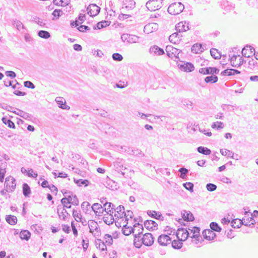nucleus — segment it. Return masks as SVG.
Returning a JSON list of instances; mask_svg holds the SVG:
<instances>
[{
	"mask_svg": "<svg viewBox=\"0 0 258 258\" xmlns=\"http://www.w3.org/2000/svg\"><path fill=\"white\" fill-rule=\"evenodd\" d=\"M184 9V5L180 2L171 4L168 8V12L171 15H176L181 13Z\"/></svg>",
	"mask_w": 258,
	"mask_h": 258,
	"instance_id": "f257e3e1",
	"label": "nucleus"
},
{
	"mask_svg": "<svg viewBox=\"0 0 258 258\" xmlns=\"http://www.w3.org/2000/svg\"><path fill=\"white\" fill-rule=\"evenodd\" d=\"M147 8L150 11H155L162 7V0H149L146 4Z\"/></svg>",
	"mask_w": 258,
	"mask_h": 258,
	"instance_id": "f03ea898",
	"label": "nucleus"
},
{
	"mask_svg": "<svg viewBox=\"0 0 258 258\" xmlns=\"http://www.w3.org/2000/svg\"><path fill=\"white\" fill-rule=\"evenodd\" d=\"M90 232L94 236H99L100 234V231L98 223L94 220H89L88 222Z\"/></svg>",
	"mask_w": 258,
	"mask_h": 258,
	"instance_id": "7ed1b4c3",
	"label": "nucleus"
},
{
	"mask_svg": "<svg viewBox=\"0 0 258 258\" xmlns=\"http://www.w3.org/2000/svg\"><path fill=\"white\" fill-rule=\"evenodd\" d=\"M121 39L124 42H126L128 43H135L139 42L140 37L135 35L124 33L121 35Z\"/></svg>",
	"mask_w": 258,
	"mask_h": 258,
	"instance_id": "20e7f679",
	"label": "nucleus"
},
{
	"mask_svg": "<svg viewBox=\"0 0 258 258\" xmlns=\"http://www.w3.org/2000/svg\"><path fill=\"white\" fill-rule=\"evenodd\" d=\"M5 184L7 187V191H12L16 186V180L12 176L7 177Z\"/></svg>",
	"mask_w": 258,
	"mask_h": 258,
	"instance_id": "39448f33",
	"label": "nucleus"
},
{
	"mask_svg": "<svg viewBox=\"0 0 258 258\" xmlns=\"http://www.w3.org/2000/svg\"><path fill=\"white\" fill-rule=\"evenodd\" d=\"M245 61L240 55H233L230 58L231 64L234 67H239Z\"/></svg>",
	"mask_w": 258,
	"mask_h": 258,
	"instance_id": "423d86ee",
	"label": "nucleus"
},
{
	"mask_svg": "<svg viewBox=\"0 0 258 258\" xmlns=\"http://www.w3.org/2000/svg\"><path fill=\"white\" fill-rule=\"evenodd\" d=\"M176 236L178 238L181 237V240L185 241L188 237L190 236V233L186 229L181 228L177 230Z\"/></svg>",
	"mask_w": 258,
	"mask_h": 258,
	"instance_id": "0eeeda50",
	"label": "nucleus"
},
{
	"mask_svg": "<svg viewBox=\"0 0 258 258\" xmlns=\"http://www.w3.org/2000/svg\"><path fill=\"white\" fill-rule=\"evenodd\" d=\"M142 243L146 246H151L154 243V238L151 233H147L143 235L141 238Z\"/></svg>",
	"mask_w": 258,
	"mask_h": 258,
	"instance_id": "6e6552de",
	"label": "nucleus"
},
{
	"mask_svg": "<svg viewBox=\"0 0 258 258\" xmlns=\"http://www.w3.org/2000/svg\"><path fill=\"white\" fill-rule=\"evenodd\" d=\"M88 14L92 17L98 15L100 11V8L96 4H90L87 8Z\"/></svg>",
	"mask_w": 258,
	"mask_h": 258,
	"instance_id": "1a4fd4ad",
	"label": "nucleus"
},
{
	"mask_svg": "<svg viewBox=\"0 0 258 258\" xmlns=\"http://www.w3.org/2000/svg\"><path fill=\"white\" fill-rule=\"evenodd\" d=\"M241 53L245 57H250L255 54V49L251 46L246 45L242 49Z\"/></svg>",
	"mask_w": 258,
	"mask_h": 258,
	"instance_id": "9d476101",
	"label": "nucleus"
},
{
	"mask_svg": "<svg viewBox=\"0 0 258 258\" xmlns=\"http://www.w3.org/2000/svg\"><path fill=\"white\" fill-rule=\"evenodd\" d=\"M199 72L204 75L211 74L214 75V74H218L219 72V70L216 68H204L200 69Z\"/></svg>",
	"mask_w": 258,
	"mask_h": 258,
	"instance_id": "9b49d317",
	"label": "nucleus"
},
{
	"mask_svg": "<svg viewBox=\"0 0 258 258\" xmlns=\"http://www.w3.org/2000/svg\"><path fill=\"white\" fill-rule=\"evenodd\" d=\"M63 195L67 197L68 204H72L74 205H78L79 200L76 195L69 191L68 193L65 192L63 193Z\"/></svg>",
	"mask_w": 258,
	"mask_h": 258,
	"instance_id": "f8f14e48",
	"label": "nucleus"
},
{
	"mask_svg": "<svg viewBox=\"0 0 258 258\" xmlns=\"http://www.w3.org/2000/svg\"><path fill=\"white\" fill-rule=\"evenodd\" d=\"M149 53L154 56L161 55L164 54V51L162 48H160L157 45H154L150 47Z\"/></svg>",
	"mask_w": 258,
	"mask_h": 258,
	"instance_id": "ddd939ff",
	"label": "nucleus"
},
{
	"mask_svg": "<svg viewBox=\"0 0 258 258\" xmlns=\"http://www.w3.org/2000/svg\"><path fill=\"white\" fill-rule=\"evenodd\" d=\"M158 24L155 23H149L144 28V32L147 34L151 33L158 29Z\"/></svg>",
	"mask_w": 258,
	"mask_h": 258,
	"instance_id": "4468645a",
	"label": "nucleus"
},
{
	"mask_svg": "<svg viewBox=\"0 0 258 258\" xmlns=\"http://www.w3.org/2000/svg\"><path fill=\"white\" fill-rule=\"evenodd\" d=\"M166 51L167 52V55L170 57H172V55H174L175 56L176 55H178L181 51L171 45H167L166 47Z\"/></svg>",
	"mask_w": 258,
	"mask_h": 258,
	"instance_id": "2eb2a0df",
	"label": "nucleus"
},
{
	"mask_svg": "<svg viewBox=\"0 0 258 258\" xmlns=\"http://www.w3.org/2000/svg\"><path fill=\"white\" fill-rule=\"evenodd\" d=\"M178 67L181 71L186 72H192L195 69L194 65L190 62L178 64Z\"/></svg>",
	"mask_w": 258,
	"mask_h": 258,
	"instance_id": "dca6fc26",
	"label": "nucleus"
},
{
	"mask_svg": "<svg viewBox=\"0 0 258 258\" xmlns=\"http://www.w3.org/2000/svg\"><path fill=\"white\" fill-rule=\"evenodd\" d=\"M176 29L179 32H185L189 29L188 23L186 21L180 22L176 26Z\"/></svg>",
	"mask_w": 258,
	"mask_h": 258,
	"instance_id": "f3484780",
	"label": "nucleus"
},
{
	"mask_svg": "<svg viewBox=\"0 0 258 258\" xmlns=\"http://www.w3.org/2000/svg\"><path fill=\"white\" fill-rule=\"evenodd\" d=\"M171 239L167 235H161L158 238V242L161 245H166L170 243Z\"/></svg>",
	"mask_w": 258,
	"mask_h": 258,
	"instance_id": "a211bd4d",
	"label": "nucleus"
},
{
	"mask_svg": "<svg viewBox=\"0 0 258 258\" xmlns=\"http://www.w3.org/2000/svg\"><path fill=\"white\" fill-rule=\"evenodd\" d=\"M124 7L122 8V12H125V10H133L135 7L136 3L134 0H125L124 2Z\"/></svg>",
	"mask_w": 258,
	"mask_h": 258,
	"instance_id": "6ab92c4d",
	"label": "nucleus"
},
{
	"mask_svg": "<svg viewBox=\"0 0 258 258\" xmlns=\"http://www.w3.org/2000/svg\"><path fill=\"white\" fill-rule=\"evenodd\" d=\"M114 166L116 170L118 171H121L122 175H124V172H122V170L126 168L123 166L122 159H117V160L114 162Z\"/></svg>",
	"mask_w": 258,
	"mask_h": 258,
	"instance_id": "aec40b11",
	"label": "nucleus"
},
{
	"mask_svg": "<svg viewBox=\"0 0 258 258\" xmlns=\"http://www.w3.org/2000/svg\"><path fill=\"white\" fill-rule=\"evenodd\" d=\"M55 101L60 108L67 110L70 109V106L66 104V100L63 97H57L55 98Z\"/></svg>",
	"mask_w": 258,
	"mask_h": 258,
	"instance_id": "412c9836",
	"label": "nucleus"
},
{
	"mask_svg": "<svg viewBox=\"0 0 258 258\" xmlns=\"http://www.w3.org/2000/svg\"><path fill=\"white\" fill-rule=\"evenodd\" d=\"M203 236L205 239L208 240H212L216 237V234L213 231L207 229L203 232Z\"/></svg>",
	"mask_w": 258,
	"mask_h": 258,
	"instance_id": "4be33fe9",
	"label": "nucleus"
},
{
	"mask_svg": "<svg viewBox=\"0 0 258 258\" xmlns=\"http://www.w3.org/2000/svg\"><path fill=\"white\" fill-rule=\"evenodd\" d=\"M145 227L149 230H153L157 228L158 224L153 220H147L144 222Z\"/></svg>",
	"mask_w": 258,
	"mask_h": 258,
	"instance_id": "5701e85b",
	"label": "nucleus"
},
{
	"mask_svg": "<svg viewBox=\"0 0 258 258\" xmlns=\"http://www.w3.org/2000/svg\"><path fill=\"white\" fill-rule=\"evenodd\" d=\"M114 216L117 218H122L123 217L124 213V208L123 206H118L115 210Z\"/></svg>",
	"mask_w": 258,
	"mask_h": 258,
	"instance_id": "b1692460",
	"label": "nucleus"
},
{
	"mask_svg": "<svg viewBox=\"0 0 258 258\" xmlns=\"http://www.w3.org/2000/svg\"><path fill=\"white\" fill-rule=\"evenodd\" d=\"M203 45L200 43H196L191 47V52L194 53H200L204 50Z\"/></svg>",
	"mask_w": 258,
	"mask_h": 258,
	"instance_id": "393cba45",
	"label": "nucleus"
},
{
	"mask_svg": "<svg viewBox=\"0 0 258 258\" xmlns=\"http://www.w3.org/2000/svg\"><path fill=\"white\" fill-rule=\"evenodd\" d=\"M114 206L113 204L110 202H105L104 204L103 209L107 214L113 213L112 210L114 208Z\"/></svg>",
	"mask_w": 258,
	"mask_h": 258,
	"instance_id": "a878e982",
	"label": "nucleus"
},
{
	"mask_svg": "<svg viewBox=\"0 0 258 258\" xmlns=\"http://www.w3.org/2000/svg\"><path fill=\"white\" fill-rule=\"evenodd\" d=\"M122 233L125 235H129L133 233V234L137 232V228L127 227L126 225L123 226L122 229Z\"/></svg>",
	"mask_w": 258,
	"mask_h": 258,
	"instance_id": "bb28decb",
	"label": "nucleus"
},
{
	"mask_svg": "<svg viewBox=\"0 0 258 258\" xmlns=\"http://www.w3.org/2000/svg\"><path fill=\"white\" fill-rule=\"evenodd\" d=\"M181 214L182 215V218L184 221H192L194 220V217L192 214L189 211L187 212L183 211V212L181 213Z\"/></svg>",
	"mask_w": 258,
	"mask_h": 258,
	"instance_id": "cd10ccee",
	"label": "nucleus"
},
{
	"mask_svg": "<svg viewBox=\"0 0 258 258\" xmlns=\"http://www.w3.org/2000/svg\"><path fill=\"white\" fill-rule=\"evenodd\" d=\"M180 36L177 33H174L170 35L169 37V40L172 43L176 44L180 41L181 38Z\"/></svg>",
	"mask_w": 258,
	"mask_h": 258,
	"instance_id": "c85d7f7f",
	"label": "nucleus"
},
{
	"mask_svg": "<svg viewBox=\"0 0 258 258\" xmlns=\"http://www.w3.org/2000/svg\"><path fill=\"white\" fill-rule=\"evenodd\" d=\"M104 185L107 188L112 190L117 189L116 183L110 179L107 180Z\"/></svg>",
	"mask_w": 258,
	"mask_h": 258,
	"instance_id": "c756f323",
	"label": "nucleus"
},
{
	"mask_svg": "<svg viewBox=\"0 0 258 258\" xmlns=\"http://www.w3.org/2000/svg\"><path fill=\"white\" fill-rule=\"evenodd\" d=\"M191 233H192V235L190 237L195 238L197 241H199L200 238V228L197 227H192Z\"/></svg>",
	"mask_w": 258,
	"mask_h": 258,
	"instance_id": "7c9ffc66",
	"label": "nucleus"
},
{
	"mask_svg": "<svg viewBox=\"0 0 258 258\" xmlns=\"http://www.w3.org/2000/svg\"><path fill=\"white\" fill-rule=\"evenodd\" d=\"M108 214V215L107 216L104 215L103 219L104 222L105 224L109 225L110 224H112L114 222V219L112 213H109Z\"/></svg>",
	"mask_w": 258,
	"mask_h": 258,
	"instance_id": "2f4dec72",
	"label": "nucleus"
},
{
	"mask_svg": "<svg viewBox=\"0 0 258 258\" xmlns=\"http://www.w3.org/2000/svg\"><path fill=\"white\" fill-rule=\"evenodd\" d=\"M134 228H137V232L134 233V237H141V235L144 230L142 225L140 224H136L134 225Z\"/></svg>",
	"mask_w": 258,
	"mask_h": 258,
	"instance_id": "473e14b6",
	"label": "nucleus"
},
{
	"mask_svg": "<svg viewBox=\"0 0 258 258\" xmlns=\"http://www.w3.org/2000/svg\"><path fill=\"white\" fill-rule=\"evenodd\" d=\"M6 220L9 224L12 225H15L17 222V217L11 215H7L6 217Z\"/></svg>",
	"mask_w": 258,
	"mask_h": 258,
	"instance_id": "72a5a7b5",
	"label": "nucleus"
},
{
	"mask_svg": "<svg viewBox=\"0 0 258 258\" xmlns=\"http://www.w3.org/2000/svg\"><path fill=\"white\" fill-rule=\"evenodd\" d=\"M220 152L223 156H227L228 157H230L232 159L234 158V153L229 150L226 149H221L220 150Z\"/></svg>",
	"mask_w": 258,
	"mask_h": 258,
	"instance_id": "f704fd0d",
	"label": "nucleus"
},
{
	"mask_svg": "<svg viewBox=\"0 0 258 258\" xmlns=\"http://www.w3.org/2000/svg\"><path fill=\"white\" fill-rule=\"evenodd\" d=\"M110 23L111 22L109 21H102L98 22L96 25V27H94V29H96L97 28L98 29H100L109 26Z\"/></svg>",
	"mask_w": 258,
	"mask_h": 258,
	"instance_id": "c9c22d12",
	"label": "nucleus"
},
{
	"mask_svg": "<svg viewBox=\"0 0 258 258\" xmlns=\"http://www.w3.org/2000/svg\"><path fill=\"white\" fill-rule=\"evenodd\" d=\"M6 163H2L0 165V181L3 182L6 173Z\"/></svg>",
	"mask_w": 258,
	"mask_h": 258,
	"instance_id": "e433bc0d",
	"label": "nucleus"
},
{
	"mask_svg": "<svg viewBox=\"0 0 258 258\" xmlns=\"http://www.w3.org/2000/svg\"><path fill=\"white\" fill-rule=\"evenodd\" d=\"M197 151L200 153L204 155H208L211 153V150L207 147L200 146L197 148Z\"/></svg>",
	"mask_w": 258,
	"mask_h": 258,
	"instance_id": "4c0bfd02",
	"label": "nucleus"
},
{
	"mask_svg": "<svg viewBox=\"0 0 258 258\" xmlns=\"http://www.w3.org/2000/svg\"><path fill=\"white\" fill-rule=\"evenodd\" d=\"M23 194L26 197H29L31 194V189L27 183H24L23 184Z\"/></svg>",
	"mask_w": 258,
	"mask_h": 258,
	"instance_id": "58836bf2",
	"label": "nucleus"
},
{
	"mask_svg": "<svg viewBox=\"0 0 258 258\" xmlns=\"http://www.w3.org/2000/svg\"><path fill=\"white\" fill-rule=\"evenodd\" d=\"M2 121L4 123L7 125L8 127L12 128H15V125L14 123L10 119L7 117H3Z\"/></svg>",
	"mask_w": 258,
	"mask_h": 258,
	"instance_id": "ea45409f",
	"label": "nucleus"
},
{
	"mask_svg": "<svg viewBox=\"0 0 258 258\" xmlns=\"http://www.w3.org/2000/svg\"><path fill=\"white\" fill-rule=\"evenodd\" d=\"M31 234L28 230L21 231L20 233V237L22 239L28 240L30 237Z\"/></svg>",
	"mask_w": 258,
	"mask_h": 258,
	"instance_id": "a19ab883",
	"label": "nucleus"
},
{
	"mask_svg": "<svg viewBox=\"0 0 258 258\" xmlns=\"http://www.w3.org/2000/svg\"><path fill=\"white\" fill-rule=\"evenodd\" d=\"M182 240H181L179 238L178 240H174L172 242V246L175 249H179L182 246Z\"/></svg>",
	"mask_w": 258,
	"mask_h": 258,
	"instance_id": "79ce46f5",
	"label": "nucleus"
},
{
	"mask_svg": "<svg viewBox=\"0 0 258 258\" xmlns=\"http://www.w3.org/2000/svg\"><path fill=\"white\" fill-rule=\"evenodd\" d=\"M218 79V77L214 75L206 77L205 81L207 83H215L217 82Z\"/></svg>",
	"mask_w": 258,
	"mask_h": 258,
	"instance_id": "37998d69",
	"label": "nucleus"
},
{
	"mask_svg": "<svg viewBox=\"0 0 258 258\" xmlns=\"http://www.w3.org/2000/svg\"><path fill=\"white\" fill-rule=\"evenodd\" d=\"M242 221L239 219L232 220L231 222V226L234 228H239L242 225Z\"/></svg>",
	"mask_w": 258,
	"mask_h": 258,
	"instance_id": "c03bdc74",
	"label": "nucleus"
},
{
	"mask_svg": "<svg viewBox=\"0 0 258 258\" xmlns=\"http://www.w3.org/2000/svg\"><path fill=\"white\" fill-rule=\"evenodd\" d=\"M74 182L79 186L84 185L86 186L89 184V181L86 179H76L74 178Z\"/></svg>",
	"mask_w": 258,
	"mask_h": 258,
	"instance_id": "a18cd8bd",
	"label": "nucleus"
},
{
	"mask_svg": "<svg viewBox=\"0 0 258 258\" xmlns=\"http://www.w3.org/2000/svg\"><path fill=\"white\" fill-rule=\"evenodd\" d=\"M104 243L107 245H111L113 242V239L111 235L106 234L104 237Z\"/></svg>",
	"mask_w": 258,
	"mask_h": 258,
	"instance_id": "49530a36",
	"label": "nucleus"
},
{
	"mask_svg": "<svg viewBox=\"0 0 258 258\" xmlns=\"http://www.w3.org/2000/svg\"><path fill=\"white\" fill-rule=\"evenodd\" d=\"M38 35L39 37L44 39H48L50 37V33L46 31L40 30L38 32Z\"/></svg>",
	"mask_w": 258,
	"mask_h": 258,
	"instance_id": "de8ad7c7",
	"label": "nucleus"
},
{
	"mask_svg": "<svg viewBox=\"0 0 258 258\" xmlns=\"http://www.w3.org/2000/svg\"><path fill=\"white\" fill-rule=\"evenodd\" d=\"M211 230L215 231L216 232H220L222 230V228L219 226V225L214 222L211 223L210 225Z\"/></svg>",
	"mask_w": 258,
	"mask_h": 258,
	"instance_id": "09e8293b",
	"label": "nucleus"
},
{
	"mask_svg": "<svg viewBox=\"0 0 258 258\" xmlns=\"http://www.w3.org/2000/svg\"><path fill=\"white\" fill-rule=\"evenodd\" d=\"M147 214L149 216L153 217V218H154L155 219H159L160 217H162V215L160 213H157L156 211H148L147 212Z\"/></svg>",
	"mask_w": 258,
	"mask_h": 258,
	"instance_id": "8fccbe9b",
	"label": "nucleus"
},
{
	"mask_svg": "<svg viewBox=\"0 0 258 258\" xmlns=\"http://www.w3.org/2000/svg\"><path fill=\"white\" fill-rule=\"evenodd\" d=\"M70 0H53V3L57 6H66L69 3Z\"/></svg>",
	"mask_w": 258,
	"mask_h": 258,
	"instance_id": "3c124183",
	"label": "nucleus"
},
{
	"mask_svg": "<svg viewBox=\"0 0 258 258\" xmlns=\"http://www.w3.org/2000/svg\"><path fill=\"white\" fill-rule=\"evenodd\" d=\"M91 208L96 215L98 209H101L102 211H104L103 206L99 203L94 204L91 207Z\"/></svg>",
	"mask_w": 258,
	"mask_h": 258,
	"instance_id": "603ef678",
	"label": "nucleus"
},
{
	"mask_svg": "<svg viewBox=\"0 0 258 258\" xmlns=\"http://www.w3.org/2000/svg\"><path fill=\"white\" fill-rule=\"evenodd\" d=\"M211 56L215 59H219L221 57L220 54L218 52L217 49L212 48L210 50Z\"/></svg>",
	"mask_w": 258,
	"mask_h": 258,
	"instance_id": "864d4df0",
	"label": "nucleus"
},
{
	"mask_svg": "<svg viewBox=\"0 0 258 258\" xmlns=\"http://www.w3.org/2000/svg\"><path fill=\"white\" fill-rule=\"evenodd\" d=\"M73 216L77 222H81L82 215L81 213L77 210H74L73 211Z\"/></svg>",
	"mask_w": 258,
	"mask_h": 258,
	"instance_id": "5fc2aeb1",
	"label": "nucleus"
},
{
	"mask_svg": "<svg viewBox=\"0 0 258 258\" xmlns=\"http://www.w3.org/2000/svg\"><path fill=\"white\" fill-rule=\"evenodd\" d=\"M141 237H134V244L135 246L137 248H140L142 243V241L141 240V239H140Z\"/></svg>",
	"mask_w": 258,
	"mask_h": 258,
	"instance_id": "6e6d98bb",
	"label": "nucleus"
},
{
	"mask_svg": "<svg viewBox=\"0 0 258 258\" xmlns=\"http://www.w3.org/2000/svg\"><path fill=\"white\" fill-rule=\"evenodd\" d=\"M178 171L180 173V177L182 179L185 178L186 175L188 172V169L185 168H180Z\"/></svg>",
	"mask_w": 258,
	"mask_h": 258,
	"instance_id": "4d7b16f0",
	"label": "nucleus"
},
{
	"mask_svg": "<svg viewBox=\"0 0 258 258\" xmlns=\"http://www.w3.org/2000/svg\"><path fill=\"white\" fill-rule=\"evenodd\" d=\"M124 148L125 149V152L127 153L130 155L135 154V151H137L139 153H141V150L139 149L134 150L129 147H125Z\"/></svg>",
	"mask_w": 258,
	"mask_h": 258,
	"instance_id": "13d9d810",
	"label": "nucleus"
},
{
	"mask_svg": "<svg viewBox=\"0 0 258 258\" xmlns=\"http://www.w3.org/2000/svg\"><path fill=\"white\" fill-rule=\"evenodd\" d=\"M223 123L222 122L217 121L216 122H214L212 124V127L213 128H217V130H220L223 128Z\"/></svg>",
	"mask_w": 258,
	"mask_h": 258,
	"instance_id": "bf43d9fd",
	"label": "nucleus"
},
{
	"mask_svg": "<svg viewBox=\"0 0 258 258\" xmlns=\"http://www.w3.org/2000/svg\"><path fill=\"white\" fill-rule=\"evenodd\" d=\"M183 186L188 190L190 192L193 191L194 184L191 182H186L183 184Z\"/></svg>",
	"mask_w": 258,
	"mask_h": 258,
	"instance_id": "052dcab7",
	"label": "nucleus"
},
{
	"mask_svg": "<svg viewBox=\"0 0 258 258\" xmlns=\"http://www.w3.org/2000/svg\"><path fill=\"white\" fill-rule=\"evenodd\" d=\"M221 75L222 76H231L234 75V73L233 72V69H226L221 72Z\"/></svg>",
	"mask_w": 258,
	"mask_h": 258,
	"instance_id": "680f3d73",
	"label": "nucleus"
},
{
	"mask_svg": "<svg viewBox=\"0 0 258 258\" xmlns=\"http://www.w3.org/2000/svg\"><path fill=\"white\" fill-rule=\"evenodd\" d=\"M112 57L114 60L120 61L123 59L122 56L118 53H114L112 54Z\"/></svg>",
	"mask_w": 258,
	"mask_h": 258,
	"instance_id": "e2e57ef3",
	"label": "nucleus"
},
{
	"mask_svg": "<svg viewBox=\"0 0 258 258\" xmlns=\"http://www.w3.org/2000/svg\"><path fill=\"white\" fill-rule=\"evenodd\" d=\"M13 25L14 26H15L18 30H19L21 28H23L24 27V25L22 24V23L21 21L17 20L16 19L13 21Z\"/></svg>",
	"mask_w": 258,
	"mask_h": 258,
	"instance_id": "0e129e2a",
	"label": "nucleus"
},
{
	"mask_svg": "<svg viewBox=\"0 0 258 258\" xmlns=\"http://www.w3.org/2000/svg\"><path fill=\"white\" fill-rule=\"evenodd\" d=\"M255 223V221L254 220L253 217H250L249 221H244V225L247 226H252Z\"/></svg>",
	"mask_w": 258,
	"mask_h": 258,
	"instance_id": "69168bd1",
	"label": "nucleus"
},
{
	"mask_svg": "<svg viewBox=\"0 0 258 258\" xmlns=\"http://www.w3.org/2000/svg\"><path fill=\"white\" fill-rule=\"evenodd\" d=\"M206 188L208 191H213L217 188V185L213 183H208L206 185Z\"/></svg>",
	"mask_w": 258,
	"mask_h": 258,
	"instance_id": "338daca9",
	"label": "nucleus"
},
{
	"mask_svg": "<svg viewBox=\"0 0 258 258\" xmlns=\"http://www.w3.org/2000/svg\"><path fill=\"white\" fill-rule=\"evenodd\" d=\"M34 21L40 26H44L45 25V23L43 20L38 17L34 18Z\"/></svg>",
	"mask_w": 258,
	"mask_h": 258,
	"instance_id": "774afa93",
	"label": "nucleus"
}]
</instances>
